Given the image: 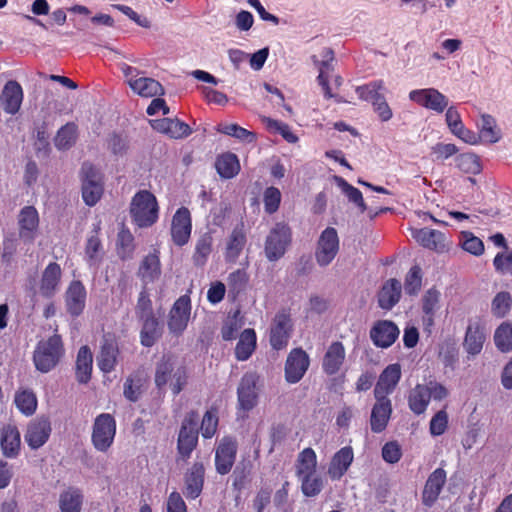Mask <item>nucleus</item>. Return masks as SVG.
I'll use <instances>...</instances> for the list:
<instances>
[{
    "label": "nucleus",
    "instance_id": "obj_1",
    "mask_svg": "<svg viewBox=\"0 0 512 512\" xmlns=\"http://www.w3.org/2000/svg\"><path fill=\"white\" fill-rule=\"evenodd\" d=\"M61 336L54 334L37 343L33 352V362L38 371L48 373L54 369L64 355Z\"/></svg>",
    "mask_w": 512,
    "mask_h": 512
},
{
    "label": "nucleus",
    "instance_id": "obj_2",
    "mask_svg": "<svg viewBox=\"0 0 512 512\" xmlns=\"http://www.w3.org/2000/svg\"><path fill=\"white\" fill-rule=\"evenodd\" d=\"M159 206L156 197L147 190L137 192L130 203V215L140 228L152 226L158 220Z\"/></svg>",
    "mask_w": 512,
    "mask_h": 512
},
{
    "label": "nucleus",
    "instance_id": "obj_3",
    "mask_svg": "<svg viewBox=\"0 0 512 512\" xmlns=\"http://www.w3.org/2000/svg\"><path fill=\"white\" fill-rule=\"evenodd\" d=\"M187 372L184 366L171 356L163 357L155 372V383L158 388L169 384L175 395L179 394L187 383Z\"/></svg>",
    "mask_w": 512,
    "mask_h": 512
},
{
    "label": "nucleus",
    "instance_id": "obj_4",
    "mask_svg": "<svg viewBox=\"0 0 512 512\" xmlns=\"http://www.w3.org/2000/svg\"><path fill=\"white\" fill-rule=\"evenodd\" d=\"M119 68L123 73L125 83L138 96L153 98L164 94V88L161 83L151 77L144 76V72L138 68L127 63H120Z\"/></svg>",
    "mask_w": 512,
    "mask_h": 512
},
{
    "label": "nucleus",
    "instance_id": "obj_5",
    "mask_svg": "<svg viewBox=\"0 0 512 512\" xmlns=\"http://www.w3.org/2000/svg\"><path fill=\"white\" fill-rule=\"evenodd\" d=\"M292 242V231L285 222L276 223L269 231L264 244V253L270 262L282 258Z\"/></svg>",
    "mask_w": 512,
    "mask_h": 512
},
{
    "label": "nucleus",
    "instance_id": "obj_6",
    "mask_svg": "<svg viewBox=\"0 0 512 512\" xmlns=\"http://www.w3.org/2000/svg\"><path fill=\"white\" fill-rule=\"evenodd\" d=\"M116 436V421L109 413L99 414L92 425L91 442L95 450L106 453Z\"/></svg>",
    "mask_w": 512,
    "mask_h": 512
},
{
    "label": "nucleus",
    "instance_id": "obj_7",
    "mask_svg": "<svg viewBox=\"0 0 512 512\" xmlns=\"http://www.w3.org/2000/svg\"><path fill=\"white\" fill-rule=\"evenodd\" d=\"M82 198L86 205L94 206L103 195V178L101 173L91 164H83L81 168Z\"/></svg>",
    "mask_w": 512,
    "mask_h": 512
},
{
    "label": "nucleus",
    "instance_id": "obj_8",
    "mask_svg": "<svg viewBox=\"0 0 512 512\" xmlns=\"http://www.w3.org/2000/svg\"><path fill=\"white\" fill-rule=\"evenodd\" d=\"M340 249V240L337 230L333 227L325 228L316 244L315 260L321 267H326L336 258Z\"/></svg>",
    "mask_w": 512,
    "mask_h": 512
},
{
    "label": "nucleus",
    "instance_id": "obj_9",
    "mask_svg": "<svg viewBox=\"0 0 512 512\" xmlns=\"http://www.w3.org/2000/svg\"><path fill=\"white\" fill-rule=\"evenodd\" d=\"M198 420L194 412L188 414L182 423L179 435L177 449L183 459H188L197 446L198 442Z\"/></svg>",
    "mask_w": 512,
    "mask_h": 512
},
{
    "label": "nucleus",
    "instance_id": "obj_10",
    "mask_svg": "<svg viewBox=\"0 0 512 512\" xmlns=\"http://www.w3.org/2000/svg\"><path fill=\"white\" fill-rule=\"evenodd\" d=\"M408 97L410 101L436 113L444 112L449 104L448 98L435 88L411 90Z\"/></svg>",
    "mask_w": 512,
    "mask_h": 512
},
{
    "label": "nucleus",
    "instance_id": "obj_11",
    "mask_svg": "<svg viewBox=\"0 0 512 512\" xmlns=\"http://www.w3.org/2000/svg\"><path fill=\"white\" fill-rule=\"evenodd\" d=\"M292 331V321L290 313L286 310L279 311L274 319L270 329V344L275 350H281L288 344Z\"/></svg>",
    "mask_w": 512,
    "mask_h": 512
},
{
    "label": "nucleus",
    "instance_id": "obj_12",
    "mask_svg": "<svg viewBox=\"0 0 512 512\" xmlns=\"http://www.w3.org/2000/svg\"><path fill=\"white\" fill-rule=\"evenodd\" d=\"M309 364V356L303 349H292L285 363L286 381L291 384L299 382L308 370Z\"/></svg>",
    "mask_w": 512,
    "mask_h": 512
},
{
    "label": "nucleus",
    "instance_id": "obj_13",
    "mask_svg": "<svg viewBox=\"0 0 512 512\" xmlns=\"http://www.w3.org/2000/svg\"><path fill=\"white\" fill-rule=\"evenodd\" d=\"M191 312L190 298L186 295L179 297L169 313L168 328L175 335H180L186 329Z\"/></svg>",
    "mask_w": 512,
    "mask_h": 512
},
{
    "label": "nucleus",
    "instance_id": "obj_14",
    "mask_svg": "<svg viewBox=\"0 0 512 512\" xmlns=\"http://www.w3.org/2000/svg\"><path fill=\"white\" fill-rule=\"evenodd\" d=\"M191 230L192 222L190 211L186 207H181L175 212L172 218L171 236L173 242L178 246L185 245L190 239Z\"/></svg>",
    "mask_w": 512,
    "mask_h": 512
},
{
    "label": "nucleus",
    "instance_id": "obj_15",
    "mask_svg": "<svg viewBox=\"0 0 512 512\" xmlns=\"http://www.w3.org/2000/svg\"><path fill=\"white\" fill-rule=\"evenodd\" d=\"M51 431V423L47 418H36L28 424L24 438L28 446L36 450L48 441Z\"/></svg>",
    "mask_w": 512,
    "mask_h": 512
},
{
    "label": "nucleus",
    "instance_id": "obj_16",
    "mask_svg": "<svg viewBox=\"0 0 512 512\" xmlns=\"http://www.w3.org/2000/svg\"><path fill=\"white\" fill-rule=\"evenodd\" d=\"M236 453L237 444L233 439L225 437L220 441L215 453V467L219 474L225 475L230 472Z\"/></svg>",
    "mask_w": 512,
    "mask_h": 512
},
{
    "label": "nucleus",
    "instance_id": "obj_17",
    "mask_svg": "<svg viewBox=\"0 0 512 512\" xmlns=\"http://www.w3.org/2000/svg\"><path fill=\"white\" fill-rule=\"evenodd\" d=\"M23 97L21 85L15 80H10L6 82L1 91L0 106L5 113L15 115L20 110Z\"/></svg>",
    "mask_w": 512,
    "mask_h": 512
},
{
    "label": "nucleus",
    "instance_id": "obj_18",
    "mask_svg": "<svg viewBox=\"0 0 512 512\" xmlns=\"http://www.w3.org/2000/svg\"><path fill=\"white\" fill-rule=\"evenodd\" d=\"M399 328L392 321L380 320L370 330L374 345L380 348L390 347L399 337Z\"/></svg>",
    "mask_w": 512,
    "mask_h": 512
},
{
    "label": "nucleus",
    "instance_id": "obj_19",
    "mask_svg": "<svg viewBox=\"0 0 512 512\" xmlns=\"http://www.w3.org/2000/svg\"><path fill=\"white\" fill-rule=\"evenodd\" d=\"M376 402L371 411L370 425L374 433H380L387 427L392 414V404L388 397L375 396Z\"/></svg>",
    "mask_w": 512,
    "mask_h": 512
},
{
    "label": "nucleus",
    "instance_id": "obj_20",
    "mask_svg": "<svg viewBox=\"0 0 512 512\" xmlns=\"http://www.w3.org/2000/svg\"><path fill=\"white\" fill-rule=\"evenodd\" d=\"M0 447L3 456L14 459L19 455L21 437L18 428L13 424H6L0 429Z\"/></svg>",
    "mask_w": 512,
    "mask_h": 512
},
{
    "label": "nucleus",
    "instance_id": "obj_21",
    "mask_svg": "<svg viewBox=\"0 0 512 512\" xmlns=\"http://www.w3.org/2000/svg\"><path fill=\"white\" fill-rule=\"evenodd\" d=\"M447 480V473L443 468L435 469L429 476L425 483L422 492V502L424 505L430 507L438 499L442 488Z\"/></svg>",
    "mask_w": 512,
    "mask_h": 512
},
{
    "label": "nucleus",
    "instance_id": "obj_22",
    "mask_svg": "<svg viewBox=\"0 0 512 512\" xmlns=\"http://www.w3.org/2000/svg\"><path fill=\"white\" fill-rule=\"evenodd\" d=\"M346 350L342 342L333 341L323 356L322 369L327 375H335L344 364Z\"/></svg>",
    "mask_w": 512,
    "mask_h": 512
},
{
    "label": "nucleus",
    "instance_id": "obj_23",
    "mask_svg": "<svg viewBox=\"0 0 512 512\" xmlns=\"http://www.w3.org/2000/svg\"><path fill=\"white\" fill-rule=\"evenodd\" d=\"M62 270L59 264L52 262L42 272L39 293L45 298L53 297L59 290Z\"/></svg>",
    "mask_w": 512,
    "mask_h": 512
},
{
    "label": "nucleus",
    "instance_id": "obj_24",
    "mask_svg": "<svg viewBox=\"0 0 512 512\" xmlns=\"http://www.w3.org/2000/svg\"><path fill=\"white\" fill-rule=\"evenodd\" d=\"M19 236L24 241H33L39 226V216L33 206L23 207L18 215Z\"/></svg>",
    "mask_w": 512,
    "mask_h": 512
},
{
    "label": "nucleus",
    "instance_id": "obj_25",
    "mask_svg": "<svg viewBox=\"0 0 512 512\" xmlns=\"http://www.w3.org/2000/svg\"><path fill=\"white\" fill-rule=\"evenodd\" d=\"M256 376L254 374H245L238 386V404L240 409L250 411L257 404Z\"/></svg>",
    "mask_w": 512,
    "mask_h": 512
},
{
    "label": "nucleus",
    "instance_id": "obj_26",
    "mask_svg": "<svg viewBox=\"0 0 512 512\" xmlns=\"http://www.w3.org/2000/svg\"><path fill=\"white\" fill-rule=\"evenodd\" d=\"M412 236L423 247L438 253L444 252L447 249L446 237L438 230L427 227L415 229L412 231Z\"/></svg>",
    "mask_w": 512,
    "mask_h": 512
},
{
    "label": "nucleus",
    "instance_id": "obj_27",
    "mask_svg": "<svg viewBox=\"0 0 512 512\" xmlns=\"http://www.w3.org/2000/svg\"><path fill=\"white\" fill-rule=\"evenodd\" d=\"M401 378V366L398 363L388 365L379 376L374 388V396L387 397L393 392Z\"/></svg>",
    "mask_w": 512,
    "mask_h": 512
},
{
    "label": "nucleus",
    "instance_id": "obj_28",
    "mask_svg": "<svg viewBox=\"0 0 512 512\" xmlns=\"http://www.w3.org/2000/svg\"><path fill=\"white\" fill-rule=\"evenodd\" d=\"M161 262L159 258V252L153 250V252L146 255L138 268L137 275L143 283V286H147L150 283L155 282L161 276Z\"/></svg>",
    "mask_w": 512,
    "mask_h": 512
},
{
    "label": "nucleus",
    "instance_id": "obj_29",
    "mask_svg": "<svg viewBox=\"0 0 512 512\" xmlns=\"http://www.w3.org/2000/svg\"><path fill=\"white\" fill-rule=\"evenodd\" d=\"M66 308L70 315L79 316L86 303V289L84 285L78 281H72L65 293Z\"/></svg>",
    "mask_w": 512,
    "mask_h": 512
},
{
    "label": "nucleus",
    "instance_id": "obj_30",
    "mask_svg": "<svg viewBox=\"0 0 512 512\" xmlns=\"http://www.w3.org/2000/svg\"><path fill=\"white\" fill-rule=\"evenodd\" d=\"M354 459L353 449L350 446H345L337 451L328 467V476L331 480H339L349 469Z\"/></svg>",
    "mask_w": 512,
    "mask_h": 512
},
{
    "label": "nucleus",
    "instance_id": "obj_31",
    "mask_svg": "<svg viewBox=\"0 0 512 512\" xmlns=\"http://www.w3.org/2000/svg\"><path fill=\"white\" fill-rule=\"evenodd\" d=\"M153 128L172 139H182L192 133L188 124L177 118H163L153 123Z\"/></svg>",
    "mask_w": 512,
    "mask_h": 512
},
{
    "label": "nucleus",
    "instance_id": "obj_32",
    "mask_svg": "<svg viewBox=\"0 0 512 512\" xmlns=\"http://www.w3.org/2000/svg\"><path fill=\"white\" fill-rule=\"evenodd\" d=\"M485 339V327L480 321H474L467 327L463 346L468 354L474 356L481 352Z\"/></svg>",
    "mask_w": 512,
    "mask_h": 512
},
{
    "label": "nucleus",
    "instance_id": "obj_33",
    "mask_svg": "<svg viewBox=\"0 0 512 512\" xmlns=\"http://www.w3.org/2000/svg\"><path fill=\"white\" fill-rule=\"evenodd\" d=\"M204 465L195 462L185 475V491L187 498L196 499L202 492L204 484Z\"/></svg>",
    "mask_w": 512,
    "mask_h": 512
},
{
    "label": "nucleus",
    "instance_id": "obj_34",
    "mask_svg": "<svg viewBox=\"0 0 512 512\" xmlns=\"http://www.w3.org/2000/svg\"><path fill=\"white\" fill-rule=\"evenodd\" d=\"M247 239L243 226H236L227 237L225 245V260L227 262H236L242 253Z\"/></svg>",
    "mask_w": 512,
    "mask_h": 512
},
{
    "label": "nucleus",
    "instance_id": "obj_35",
    "mask_svg": "<svg viewBox=\"0 0 512 512\" xmlns=\"http://www.w3.org/2000/svg\"><path fill=\"white\" fill-rule=\"evenodd\" d=\"M441 293L438 289L432 287L422 296L421 309L423 312V323L426 326H432L437 311L440 309Z\"/></svg>",
    "mask_w": 512,
    "mask_h": 512
},
{
    "label": "nucleus",
    "instance_id": "obj_36",
    "mask_svg": "<svg viewBox=\"0 0 512 512\" xmlns=\"http://www.w3.org/2000/svg\"><path fill=\"white\" fill-rule=\"evenodd\" d=\"M481 122L478 124L479 137H481V142L494 144L501 140L502 132L498 127L496 119L486 113H482L480 115Z\"/></svg>",
    "mask_w": 512,
    "mask_h": 512
},
{
    "label": "nucleus",
    "instance_id": "obj_37",
    "mask_svg": "<svg viewBox=\"0 0 512 512\" xmlns=\"http://www.w3.org/2000/svg\"><path fill=\"white\" fill-rule=\"evenodd\" d=\"M401 283L397 279H389L381 288L378 294L379 306L390 310L395 306L401 296Z\"/></svg>",
    "mask_w": 512,
    "mask_h": 512
},
{
    "label": "nucleus",
    "instance_id": "obj_38",
    "mask_svg": "<svg viewBox=\"0 0 512 512\" xmlns=\"http://www.w3.org/2000/svg\"><path fill=\"white\" fill-rule=\"evenodd\" d=\"M84 496L80 489L69 487L59 496V509L61 512H81Z\"/></svg>",
    "mask_w": 512,
    "mask_h": 512
},
{
    "label": "nucleus",
    "instance_id": "obj_39",
    "mask_svg": "<svg viewBox=\"0 0 512 512\" xmlns=\"http://www.w3.org/2000/svg\"><path fill=\"white\" fill-rule=\"evenodd\" d=\"M257 337L253 329H245L239 337L235 347V357L239 361H245L250 358L256 348Z\"/></svg>",
    "mask_w": 512,
    "mask_h": 512
},
{
    "label": "nucleus",
    "instance_id": "obj_40",
    "mask_svg": "<svg viewBox=\"0 0 512 512\" xmlns=\"http://www.w3.org/2000/svg\"><path fill=\"white\" fill-rule=\"evenodd\" d=\"M430 402V394L426 385L417 384L409 393L408 405L417 415L424 413Z\"/></svg>",
    "mask_w": 512,
    "mask_h": 512
},
{
    "label": "nucleus",
    "instance_id": "obj_41",
    "mask_svg": "<svg viewBox=\"0 0 512 512\" xmlns=\"http://www.w3.org/2000/svg\"><path fill=\"white\" fill-rule=\"evenodd\" d=\"M93 357L87 346H82L76 359V378L80 383H87L92 372Z\"/></svg>",
    "mask_w": 512,
    "mask_h": 512
},
{
    "label": "nucleus",
    "instance_id": "obj_42",
    "mask_svg": "<svg viewBox=\"0 0 512 512\" xmlns=\"http://www.w3.org/2000/svg\"><path fill=\"white\" fill-rule=\"evenodd\" d=\"M295 469L297 477L317 471V456L312 448H305L298 454Z\"/></svg>",
    "mask_w": 512,
    "mask_h": 512
},
{
    "label": "nucleus",
    "instance_id": "obj_43",
    "mask_svg": "<svg viewBox=\"0 0 512 512\" xmlns=\"http://www.w3.org/2000/svg\"><path fill=\"white\" fill-rule=\"evenodd\" d=\"M215 167L219 175L225 179L233 178L240 170L239 160L233 153L220 155L216 160Z\"/></svg>",
    "mask_w": 512,
    "mask_h": 512
},
{
    "label": "nucleus",
    "instance_id": "obj_44",
    "mask_svg": "<svg viewBox=\"0 0 512 512\" xmlns=\"http://www.w3.org/2000/svg\"><path fill=\"white\" fill-rule=\"evenodd\" d=\"M140 320L143 322L140 334L141 344L145 347H151L161 336L159 322L154 315Z\"/></svg>",
    "mask_w": 512,
    "mask_h": 512
},
{
    "label": "nucleus",
    "instance_id": "obj_45",
    "mask_svg": "<svg viewBox=\"0 0 512 512\" xmlns=\"http://www.w3.org/2000/svg\"><path fill=\"white\" fill-rule=\"evenodd\" d=\"M323 56H324L325 60H323L319 64V67H318L319 75L317 77V80H318L319 85H321L324 90L325 97L332 98L333 94L331 93V89L328 84V78H329L330 72L333 71V65L331 63L333 60V51L329 48H326L323 51Z\"/></svg>",
    "mask_w": 512,
    "mask_h": 512
},
{
    "label": "nucleus",
    "instance_id": "obj_46",
    "mask_svg": "<svg viewBox=\"0 0 512 512\" xmlns=\"http://www.w3.org/2000/svg\"><path fill=\"white\" fill-rule=\"evenodd\" d=\"M14 402L19 411L26 416H31L37 409V397L30 389L18 390Z\"/></svg>",
    "mask_w": 512,
    "mask_h": 512
},
{
    "label": "nucleus",
    "instance_id": "obj_47",
    "mask_svg": "<svg viewBox=\"0 0 512 512\" xmlns=\"http://www.w3.org/2000/svg\"><path fill=\"white\" fill-rule=\"evenodd\" d=\"M385 90V84L383 80L372 81L363 86L356 88V93L359 98L364 101H369L374 104L379 98L384 96L383 91Z\"/></svg>",
    "mask_w": 512,
    "mask_h": 512
},
{
    "label": "nucleus",
    "instance_id": "obj_48",
    "mask_svg": "<svg viewBox=\"0 0 512 512\" xmlns=\"http://www.w3.org/2000/svg\"><path fill=\"white\" fill-rule=\"evenodd\" d=\"M117 353L118 349L112 342H106L102 346L98 356V366L101 371L109 373L114 369L117 361Z\"/></svg>",
    "mask_w": 512,
    "mask_h": 512
},
{
    "label": "nucleus",
    "instance_id": "obj_49",
    "mask_svg": "<svg viewBox=\"0 0 512 512\" xmlns=\"http://www.w3.org/2000/svg\"><path fill=\"white\" fill-rule=\"evenodd\" d=\"M297 478L301 483V491L306 497H315L323 489V479L317 471Z\"/></svg>",
    "mask_w": 512,
    "mask_h": 512
},
{
    "label": "nucleus",
    "instance_id": "obj_50",
    "mask_svg": "<svg viewBox=\"0 0 512 512\" xmlns=\"http://www.w3.org/2000/svg\"><path fill=\"white\" fill-rule=\"evenodd\" d=\"M213 238L209 233H205L199 237L195 245L193 254V262L197 266H203L212 251Z\"/></svg>",
    "mask_w": 512,
    "mask_h": 512
},
{
    "label": "nucleus",
    "instance_id": "obj_51",
    "mask_svg": "<svg viewBox=\"0 0 512 512\" xmlns=\"http://www.w3.org/2000/svg\"><path fill=\"white\" fill-rule=\"evenodd\" d=\"M338 186L341 188L342 192L347 196L348 200L354 203L361 213H364L368 210L367 205L364 202L362 193L359 189L350 185L346 180L341 177L336 178Z\"/></svg>",
    "mask_w": 512,
    "mask_h": 512
},
{
    "label": "nucleus",
    "instance_id": "obj_52",
    "mask_svg": "<svg viewBox=\"0 0 512 512\" xmlns=\"http://www.w3.org/2000/svg\"><path fill=\"white\" fill-rule=\"evenodd\" d=\"M77 126L74 123H67L57 133L55 146L60 150L71 147L76 140Z\"/></svg>",
    "mask_w": 512,
    "mask_h": 512
},
{
    "label": "nucleus",
    "instance_id": "obj_53",
    "mask_svg": "<svg viewBox=\"0 0 512 512\" xmlns=\"http://www.w3.org/2000/svg\"><path fill=\"white\" fill-rule=\"evenodd\" d=\"M495 345L502 352H508L512 349V324L502 323L495 331Z\"/></svg>",
    "mask_w": 512,
    "mask_h": 512
},
{
    "label": "nucleus",
    "instance_id": "obj_54",
    "mask_svg": "<svg viewBox=\"0 0 512 512\" xmlns=\"http://www.w3.org/2000/svg\"><path fill=\"white\" fill-rule=\"evenodd\" d=\"M217 130L220 133L232 136L238 140L245 141L248 143H252L256 140L255 133L248 131L247 129H245L237 124L219 125Z\"/></svg>",
    "mask_w": 512,
    "mask_h": 512
},
{
    "label": "nucleus",
    "instance_id": "obj_55",
    "mask_svg": "<svg viewBox=\"0 0 512 512\" xmlns=\"http://www.w3.org/2000/svg\"><path fill=\"white\" fill-rule=\"evenodd\" d=\"M262 122L268 130L281 134L287 142L296 143L298 141V137L291 131L287 124L269 117H262Z\"/></svg>",
    "mask_w": 512,
    "mask_h": 512
},
{
    "label": "nucleus",
    "instance_id": "obj_56",
    "mask_svg": "<svg viewBox=\"0 0 512 512\" xmlns=\"http://www.w3.org/2000/svg\"><path fill=\"white\" fill-rule=\"evenodd\" d=\"M457 166L465 173L478 174L481 172L479 157L474 153H464L457 157Z\"/></svg>",
    "mask_w": 512,
    "mask_h": 512
},
{
    "label": "nucleus",
    "instance_id": "obj_57",
    "mask_svg": "<svg viewBox=\"0 0 512 512\" xmlns=\"http://www.w3.org/2000/svg\"><path fill=\"white\" fill-rule=\"evenodd\" d=\"M422 286V273L419 266H413L406 275L404 290L409 295H416Z\"/></svg>",
    "mask_w": 512,
    "mask_h": 512
},
{
    "label": "nucleus",
    "instance_id": "obj_58",
    "mask_svg": "<svg viewBox=\"0 0 512 512\" xmlns=\"http://www.w3.org/2000/svg\"><path fill=\"white\" fill-rule=\"evenodd\" d=\"M461 246L466 252L475 256H480L484 252L482 240L474 236L471 232L462 233Z\"/></svg>",
    "mask_w": 512,
    "mask_h": 512
},
{
    "label": "nucleus",
    "instance_id": "obj_59",
    "mask_svg": "<svg viewBox=\"0 0 512 512\" xmlns=\"http://www.w3.org/2000/svg\"><path fill=\"white\" fill-rule=\"evenodd\" d=\"M218 427V416L216 410H208L202 419L201 423V434L204 438H212L217 431Z\"/></svg>",
    "mask_w": 512,
    "mask_h": 512
},
{
    "label": "nucleus",
    "instance_id": "obj_60",
    "mask_svg": "<svg viewBox=\"0 0 512 512\" xmlns=\"http://www.w3.org/2000/svg\"><path fill=\"white\" fill-rule=\"evenodd\" d=\"M263 202L265 211L268 214L275 213L278 210L281 202L280 190L273 186L266 188L263 195Z\"/></svg>",
    "mask_w": 512,
    "mask_h": 512
},
{
    "label": "nucleus",
    "instance_id": "obj_61",
    "mask_svg": "<svg viewBox=\"0 0 512 512\" xmlns=\"http://www.w3.org/2000/svg\"><path fill=\"white\" fill-rule=\"evenodd\" d=\"M512 297L508 292H499L493 299L492 311L498 317H504L509 311Z\"/></svg>",
    "mask_w": 512,
    "mask_h": 512
},
{
    "label": "nucleus",
    "instance_id": "obj_62",
    "mask_svg": "<svg viewBox=\"0 0 512 512\" xmlns=\"http://www.w3.org/2000/svg\"><path fill=\"white\" fill-rule=\"evenodd\" d=\"M135 311L139 319L153 316L152 302L145 286H143L139 294Z\"/></svg>",
    "mask_w": 512,
    "mask_h": 512
},
{
    "label": "nucleus",
    "instance_id": "obj_63",
    "mask_svg": "<svg viewBox=\"0 0 512 512\" xmlns=\"http://www.w3.org/2000/svg\"><path fill=\"white\" fill-rule=\"evenodd\" d=\"M448 426V414L445 410L438 411L431 419L429 430L431 435H442Z\"/></svg>",
    "mask_w": 512,
    "mask_h": 512
},
{
    "label": "nucleus",
    "instance_id": "obj_64",
    "mask_svg": "<svg viewBox=\"0 0 512 512\" xmlns=\"http://www.w3.org/2000/svg\"><path fill=\"white\" fill-rule=\"evenodd\" d=\"M133 251V236L128 230L118 233V254L121 258H128Z\"/></svg>",
    "mask_w": 512,
    "mask_h": 512
}]
</instances>
